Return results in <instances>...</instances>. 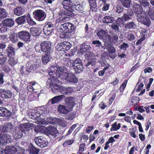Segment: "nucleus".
I'll return each instance as SVG.
<instances>
[{
	"mask_svg": "<svg viewBox=\"0 0 154 154\" xmlns=\"http://www.w3.org/2000/svg\"><path fill=\"white\" fill-rule=\"evenodd\" d=\"M59 66H51L49 72L50 76L47 82V85L51 89L53 93H56L58 91V84L61 82L59 79L66 81L69 73L66 70L63 69Z\"/></svg>",
	"mask_w": 154,
	"mask_h": 154,
	"instance_id": "nucleus-1",
	"label": "nucleus"
},
{
	"mask_svg": "<svg viewBox=\"0 0 154 154\" xmlns=\"http://www.w3.org/2000/svg\"><path fill=\"white\" fill-rule=\"evenodd\" d=\"M133 10V12L136 14L137 20L145 25L149 27L151 24V22L146 14L143 11L142 6L138 4H134Z\"/></svg>",
	"mask_w": 154,
	"mask_h": 154,
	"instance_id": "nucleus-2",
	"label": "nucleus"
},
{
	"mask_svg": "<svg viewBox=\"0 0 154 154\" xmlns=\"http://www.w3.org/2000/svg\"><path fill=\"white\" fill-rule=\"evenodd\" d=\"M51 42L49 41H44L40 44V49L38 52L40 53L51 54L53 52Z\"/></svg>",
	"mask_w": 154,
	"mask_h": 154,
	"instance_id": "nucleus-3",
	"label": "nucleus"
},
{
	"mask_svg": "<svg viewBox=\"0 0 154 154\" xmlns=\"http://www.w3.org/2000/svg\"><path fill=\"white\" fill-rule=\"evenodd\" d=\"M75 30V26L71 23H66L63 24H60L58 30L59 31H63L69 33H70Z\"/></svg>",
	"mask_w": 154,
	"mask_h": 154,
	"instance_id": "nucleus-4",
	"label": "nucleus"
},
{
	"mask_svg": "<svg viewBox=\"0 0 154 154\" xmlns=\"http://www.w3.org/2000/svg\"><path fill=\"white\" fill-rule=\"evenodd\" d=\"M72 61L74 69L76 73H79L83 70V65L80 58H76Z\"/></svg>",
	"mask_w": 154,
	"mask_h": 154,
	"instance_id": "nucleus-5",
	"label": "nucleus"
},
{
	"mask_svg": "<svg viewBox=\"0 0 154 154\" xmlns=\"http://www.w3.org/2000/svg\"><path fill=\"white\" fill-rule=\"evenodd\" d=\"M34 17L38 21H42L46 17V14L45 12L41 10H37L33 13Z\"/></svg>",
	"mask_w": 154,
	"mask_h": 154,
	"instance_id": "nucleus-6",
	"label": "nucleus"
},
{
	"mask_svg": "<svg viewBox=\"0 0 154 154\" xmlns=\"http://www.w3.org/2000/svg\"><path fill=\"white\" fill-rule=\"evenodd\" d=\"M41 62L39 60L35 62L31 63H28L26 64V70L28 72H33L37 68H38L41 65Z\"/></svg>",
	"mask_w": 154,
	"mask_h": 154,
	"instance_id": "nucleus-7",
	"label": "nucleus"
},
{
	"mask_svg": "<svg viewBox=\"0 0 154 154\" xmlns=\"http://www.w3.org/2000/svg\"><path fill=\"white\" fill-rule=\"evenodd\" d=\"M18 37L21 40L29 43L31 41L30 33L28 32L22 31L18 33Z\"/></svg>",
	"mask_w": 154,
	"mask_h": 154,
	"instance_id": "nucleus-8",
	"label": "nucleus"
},
{
	"mask_svg": "<svg viewBox=\"0 0 154 154\" xmlns=\"http://www.w3.org/2000/svg\"><path fill=\"white\" fill-rule=\"evenodd\" d=\"M40 128L41 129H42L44 130L45 132L48 133L54 137H56L59 134L56 128L51 126H48L47 127L42 126L40 127Z\"/></svg>",
	"mask_w": 154,
	"mask_h": 154,
	"instance_id": "nucleus-9",
	"label": "nucleus"
},
{
	"mask_svg": "<svg viewBox=\"0 0 154 154\" xmlns=\"http://www.w3.org/2000/svg\"><path fill=\"white\" fill-rule=\"evenodd\" d=\"M7 57H4L3 54L0 55V65H2L5 63L7 60ZM1 66H0V68ZM4 72H3L0 69V84L2 85L4 82L3 77L5 75Z\"/></svg>",
	"mask_w": 154,
	"mask_h": 154,
	"instance_id": "nucleus-10",
	"label": "nucleus"
},
{
	"mask_svg": "<svg viewBox=\"0 0 154 154\" xmlns=\"http://www.w3.org/2000/svg\"><path fill=\"white\" fill-rule=\"evenodd\" d=\"M54 26L51 23H48L43 28L44 33L46 35L51 34L54 31Z\"/></svg>",
	"mask_w": 154,
	"mask_h": 154,
	"instance_id": "nucleus-11",
	"label": "nucleus"
},
{
	"mask_svg": "<svg viewBox=\"0 0 154 154\" xmlns=\"http://www.w3.org/2000/svg\"><path fill=\"white\" fill-rule=\"evenodd\" d=\"M43 137L39 136L35 137L34 139L35 143L41 148H43L48 145V143L44 140Z\"/></svg>",
	"mask_w": 154,
	"mask_h": 154,
	"instance_id": "nucleus-12",
	"label": "nucleus"
},
{
	"mask_svg": "<svg viewBox=\"0 0 154 154\" xmlns=\"http://www.w3.org/2000/svg\"><path fill=\"white\" fill-rule=\"evenodd\" d=\"M103 46H104V48L103 49L104 50L106 49L110 54L114 53L116 51L115 48L111 43H109L106 42H104Z\"/></svg>",
	"mask_w": 154,
	"mask_h": 154,
	"instance_id": "nucleus-13",
	"label": "nucleus"
},
{
	"mask_svg": "<svg viewBox=\"0 0 154 154\" xmlns=\"http://www.w3.org/2000/svg\"><path fill=\"white\" fill-rule=\"evenodd\" d=\"M14 126L12 124L10 123H6L3 125L2 128V131L3 132L5 133H12V131L13 130Z\"/></svg>",
	"mask_w": 154,
	"mask_h": 154,
	"instance_id": "nucleus-14",
	"label": "nucleus"
},
{
	"mask_svg": "<svg viewBox=\"0 0 154 154\" xmlns=\"http://www.w3.org/2000/svg\"><path fill=\"white\" fill-rule=\"evenodd\" d=\"M59 15L60 17L57 19L56 20L55 26L57 27L59 25L58 24L59 23H63L68 21L70 19L69 17H67L61 13Z\"/></svg>",
	"mask_w": 154,
	"mask_h": 154,
	"instance_id": "nucleus-15",
	"label": "nucleus"
},
{
	"mask_svg": "<svg viewBox=\"0 0 154 154\" xmlns=\"http://www.w3.org/2000/svg\"><path fill=\"white\" fill-rule=\"evenodd\" d=\"M112 13H110V12L106 14V16L102 19L103 22L104 23L107 24L112 23L114 21V18L112 16Z\"/></svg>",
	"mask_w": 154,
	"mask_h": 154,
	"instance_id": "nucleus-16",
	"label": "nucleus"
},
{
	"mask_svg": "<svg viewBox=\"0 0 154 154\" xmlns=\"http://www.w3.org/2000/svg\"><path fill=\"white\" fill-rule=\"evenodd\" d=\"M0 96L2 98H11L12 97V93L10 91L3 89H0Z\"/></svg>",
	"mask_w": 154,
	"mask_h": 154,
	"instance_id": "nucleus-17",
	"label": "nucleus"
},
{
	"mask_svg": "<svg viewBox=\"0 0 154 154\" xmlns=\"http://www.w3.org/2000/svg\"><path fill=\"white\" fill-rule=\"evenodd\" d=\"M62 4L63 8L67 10H71L73 9L74 6L72 2L70 0H63L62 2Z\"/></svg>",
	"mask_w": 154,
	"mask_h": 154,
	"instance_id": "nucleus-18",
	"label": "nucleus"
},
{
	"mask_svg": "<svg viewBox=\"0 0 154 154\" xmlns=\"http://www.w3.org/2000/svg\"><path fill=\"white\" fill-rule=\"evenodd\" d=\"M65 102L66 105L69 106L68 108L71 110L75 105L74 98L72 97H67L65 99Z\"/></svg>",
	"mask_w": 154,
	"mask_h": 154,
	"instance_id": "nucleus-19",
	"label": "nucleus"
},
{
	"mask_svg": "<svg viewBox=\"0 0 154 154\" xmlns=\"http://www.w3.org/2000/svg\"><path fill=\"white\" fill-rule=\"evenodd\" d=\"M0 138L5 145V143H7L8 141L9 142L11 137L8 133L0 131Z\"/></svg>",
	"mask_w": 154,
	"mask_h": 154,
	"instance_id": "nucleus-20",
	"label": "nucleus"
},
{
	"mask_svg": "<svg viewBox=\"0 0 154 154\" xmlns=\"http://www.w3.org/2000/svg\"><path fill=\"white\" fill-rule=\"evenodd\" d=\"M12 134L15 139L20 138L23 136L22 132L18 127H15L12 131Z\"/></svg>",
	"mask_w": 154,
	"mask_h": 154,
	"instance_id": "nucleus-21",
	"label": "nucleus"
},
{
	"mask_svg": "<svg viewBox=\"0 0 154 154\" xmlns=\"http://www.w3.org/2000/svg\"><path fill=\"white\" fill-rule=\"evenodd\" d=\"M62 58H61V59ZM61 63L65 66L69 67H73L72 60L69 58L63 57L61 59Z\"/></svg>",
	"mask_w": 154,
	"mask_h": 154,
	"instance_id": "nucleus-22",
	"label": "nucleus"
},
{
	"mask_svg": "<svg viewBox=\"0 0 154 154\" xmlns=\"http://www.w3.org/2000/svg\"><path fill=\"white\" fill-rule=\"evenodd\" d=\"M2 23L7 27H11L14 25V22L12 19L6 18L2 21Z\"/></svg>",
	"mask_w": 154,
	"mask_h": 154,
	"instance_id": "nucleus-23",
	"label": "nucleus"
},
{
	"mask_svg": "<svg viewBox=\"0 0 154 154\" xmlns=\"http://www.w3.org/2000/svg\"><path fill=\"white\" fill-rule=\"evenodd\" d=\"M51 54L42 53V63L46 65L50 60L51 59Z\"/></svg>",
	"mask_w": 154,
	"mask_h": 154,
	"instance_id": "nucleus-24",
	"label": "nucleus"
},
{
	"mask_svg": "<svg viewBox=\"0 0 154 154\" xmlns=\"http://www.w3.org/2000/svg\"><path fill=\"white\" fill-rule=\"evenodd\" d=\"M19 128L24 133L30 131L31 129L30 124L29 123L21 124Z\"/></svg>",
	"mask_w": 154,
	"mask_h": 154,
	"instance_id": "nucleus-25",
	"label": "nucleus"
},
{
	"mask_svg": "<svg viewBox=\"0 0 154 154\" xmlns=\"http://www.w3.org/2000/svg\"><path fill=\"white\" fill-rule=\"evenodd\" d=\"M66 81L70 83H76L78 82V80L75 76L72 73H69Z\"/></svg>",
	"mask_w": 154,
	"mask_h": 154,
	"instance_id": "nucleus-26",
	"label": "nucleus"
},
{
	"mask_svg": "<svg viewBox=\"0 0 154 154\" xmlns=\"http://www.w3.org/2000/svg\"><path fill=\"white\" fill-rule=\"evenodd\" d=\"M5 51L7 56L9 57H11L15 55V49L10 45L8 47Z\"/></svg>",
	"mask_w": 154,
	"mask_h": 154,
	"instance_id": "nucleus-27",
	"label": "nucleus"
},
{
	"mask_svg": "<svg viewBox=\"0 0 154 154\" xmlns=\"http://www.w3.org/2000/svg\"><path fill=\"white\" fill-rule=\"evenodd\" d=\"M95 59L94 57L85 58V65L86 66H88L91 65L92 66H93L95 64Z\"/></svg>",
	"mask_w": 154,
	"mask_h": 154,
	"instance_id": "nucleus-28",
	"label": "nucleus"
},
{
	"mask_svg": "<svg viewBox=\"0 0 154 154\" xmlns=\"http://www.w3.org/2000/svg\"><path fill=\"white\" fill-rule=\"evenodd\" d=\"M74 7L78 13H82L85 12V6L83 4L79 3L74 5Z\"/></svg>",
	"mask_w": 154,
	"mask_h": 154,
	"instance_id": "nucleus-29",
	"label": "nucleus"
},
{
	"mask_svg": "<svg viewBox=\"0 0 154 154\" xmlns=\"http://www.w3.org/2000/svg\"><path fill=\"white\" fill-rule=\"evenodd\" d=\"M124 27L125 31H127L129 30V29H135L136 25L134 22H129L125 24Z\"/></svg>",
	"mask_w": 154,
	"mask_h": 154,
	"instance_id": "nucleus-30",
	"label": "nucleus"
},
{
	"mask_svg": "<svg viewBox=\"0 0 154 154\" xmlns=\"http://www.w3.org/2000/svg\"><path fill=\"white\" fill-rule=\"evenodd\" d=\"M64 97L63 95L54 97L49 101V103L51 102L52 104H54L61 100Z\"/></svg>",
	"mask_w": 154,
	"mask_h": 154,
	"instance_id": "nucleus-31",
	"label": "nucleus"
},
{
	"mask_svg": "<svg viewBox=\"0 0 154 154\" xmlns=\"http://www.w3.org/2000/svg\"><path fill=\"white\" fill-rule=\"evenodd\" d=\"M13 11L14 14L17 16H20L22 15L24 11L21 6H18L14 9Z\"/></svg>",
	"mask_w": 154,
	"mask_h": 154,
	"instance_id": "nucleus-32",
	"label": "nucleus"
},
{
	"mask_svg": "<svg viewBox=\"0 0 154 154\" xmlns=\"http://www.w3.org/2000/svg\"><path fill=\"white\" fill-rule=\"evenodd\" d=\"M26 16L24 15L17 18L15 21L18 25H21L26 22Z\"/></svg>",
	"mask_w": 154,
	"mask_h": 154,
	"instance_id": "nucleus-33",
	"label": "nucleus"
},
{
	"mask_svg": "<svg viewBox=\"0 0 154 154\" xmlns=\"http://www.w3.org/2000/svg\"><path fill=\"white\" fill-rule=\"evenodd\" d=\"M17 151V149L14 146H9L6 148L5 153L6 154H15Z\"/></svg>",
	"mask_w": 154,
	"mask_h": 154,
	"instance_id": "nucleus-34",
	"label": "nucleus"
},
{
	"mask_svg": "<svg viewBox=\"0 0 154 154\" xmlns=\"http://www.w3.org/2000/svg\"><path fill=\"white\" fill-rule=\"evenodd\" d=\"M30 31L32 35L34 36L38 37L41 33L40 31L37 27L31 28Z\"/></svg>",
	"mask_w": 154,
	"mask_h": 154,
	"instance_id": "nucleus-35",
	"label": "nucleus"
},
{
	"mask_svg": "<svg viewBox=\"0 0 154 154\" xmlns=\"http://www.w3.org/2000/svg\"><path fill=\"white\" fill-rule=\"evenodd\" d=\"M106 31L104 30L101 29L98 31L97 33V36L100 39H105L107 36Z\"/></svg>",
	"mask_w": 154,
	"mask_h": 154,
	"instance_id": "nucleus-36",
	"label": "nucleus"
},
{
	"mask_svg": "<svg viewBox=\"0 0 154 154\" xmlns=\"http://www.w3.org/2000/svg\"><path fill=\"white\" fill-rule=\"evenodd\" d=\"M88 2L90 6V11H96L97 10V5L95 0H89Z\"/></svg>",
	"mask_w": 154,
	"mask_h": 154,
	"instance_id": "nucleus-37",
	"label": "nucleus"
},
{
	"mask_svg": "<svg viewBox=\"0 0 154 154\" xmlns=\"http://www.w3.org/2000/svg\"><path fill=\"white\" fill-rule=\"evenodd\" d=\"M69 109L62 105H59L58 107V110L60 113L65 114L69 111Z\"/></svg>",
	"mask_w": 154,
	"mask_h": 154,
	"instance_id": "nucleus-38",
	"label": "nucleus"
},
{
	"mask_svg": "<svg viewBox=\"0 0 154 154\" xmlns=\"http://www.w3.org/2000/svg\"><path fill=\"white\" fill-rule=\"evenodd\" d=\"M92 43L94 45V46L95 47L101 48L102 49L104 48V46L102 45L101 42L99 40H94L92 41Z\"/></svg>",
	"mask_w": 154,
	"mask_h": 154,
	"instance_id": "nucleus-39",
	"label": "nucleus"
},
{
	"mask_svg": "<svg viewBox=\"0 0 154 154\" xmlns=\"http://www.w3.org/2000/svg\"><path fill=\"white\" fill-rule=\"evenodd\" d=\"M8 14L6 9L4 8H0V21L3 19L7 17Z\"/></svg>",
	"mask_w": 154,
	"mask_h": 154,
	"instance_id": "nucleus-40",
	"label": "nucleus"
},
{
	"mask_svg": "<svg viewBox=\"0 0 154 154\" xmlns=\"http://www.w3.org/2000/svg\"><path fill=\"white\" fill-rule=\"evenodd\" d=\"M29 150L30 153L32 154H38L39 151L38 149L35 147L31 143L29 146Z\"/></svg>",
	"mask_w": 154,
	"mask_h": 154,
	"instance_id": "nucleus-41",
	"label": "nucleus"
},
{
	"mask_svg": "<svg viewBox=\"0 0 154 154\" xmlns=\"http://www.w3.org/2000/svg\"><path fill=\"white\" fill-rule=\"evenodd\" d=\"M146 12L149 18L152 20H154V8H148Z\"/></svg>",
	"mask_w": 154,
	"mask_h": 154,
	"instance_id": "nucleus-42",
	"label": "nucleus"
},
{
	"mask_svg": "<svg viewBox=\"0 0 154 154\" xmlns=\"http://www.w3.org/2000/svg\"><path fill=\"white\" fill-rule=\"evenodd\" d=\"M91 49V48L90 45H87L85 43L83 44L80 47V50L82 53L90 51Z\"/></svg>",
	"mask_w": 154,
	"mask_h": 154,
	"instance_id": "nucleus-43",
	"label": "nucleus"
},
{
	"mask_svg": "<svg viewBox=\"0 0 154 154\" xmlns=\"http://www.w3.org/2000/svg\"><path fill=\"white\" fill-rule=\"evenodd\" d=\"M108 39L111 42L113 43L117 42L118 40V37L116 34H114L111 37L110 35L108 36Z\"/></svg>",
	"mask_w": 154,
	"mask_h": 154,
	"instance_id": "nucleus-44",
	"label": "nucleus"
},
{
	"mask_svg": "<svg viewBox=\"0 0 154 154\" xmlns=\"http://www.w3.org/2000/svg\"><path fill=\"white\" fill-rule=\"evenodd\" d=\"M73 10V9H72L71 10H67L63 12L62 11L61 13L67 17H69L70 18V17H72L75 16L74 14L72 12Z\"/></svg>",
	"mask_w": 154,
	"mask_h": 154,
	"instance_id": "nucleus-45",
	"label": "nucleus"
},
{
	"mask_svg": "<svg viewBox=\"0 0 154 154\" xmlns=\"http://www.w3.org/2000/svg\"><path fill=\"white\" fill-rule=\"evenodd\" d=\"M62 32L60 35V38L61 39H68L71 37V34L67 32H65L63 31H60Z\"/></svg>",
	"mask_w": 154,
	"mask_h": 154,
	"instance_id": "nucleus-46",
	"label": "nucleus"
},
{
	"mask_svg": "<svg viewBox=\"0 0 154 154\" xmlns=\"http://www.w3.org/2000/svg\"><path fill=\"white\" fill-rule=\"evenodd\" d=\"M17 63V58L14 57H9L8 61V63L9 64L12 66H14Z\"/></svg>",
	"mask_w": 154,
	"mask_h": 154,
	"instance_id": "nucleus-47",
	"label": "nucleus"
},
{
	"mask_svg": "<svg viewBox=\"0 0 154 154\" xmlns=\"http://www.w3.org/2000/svg\"><path fill=\"white\" fill-rule=\"evenodd\" d=\"M57 49L58 51L65 52V43L64 42L59 43L57 46Z\"/></svg>",
	"mask_w": 154,
	"mask_h": 154,
	"instance_id": "nucleus-48",
	"label": "nucleus"
},
{
	"mask_svg": "<svg viewBox=\"0 0 154 154\" xmlns=\"http://www.w3.org/2000/svg\"><path fill=\"white\" fill-rule=\"evenodd\" d=\"M18 33L16 34L12 33L9 36L11 40L13 42H16L18 40Z\"/></svg>",
	"mask_w": 154,
	"mask_h": 154,
	"instance_id": "nucleus-49",
	"label": "nucleus"
},
{
	"mask_svg": "<svg viewBox=\"0 0 154 154\" xmlns=\"http://www.w3.org/2000/svg\"><path fill=\"white\" fill-rule=\"evenodd\" d=\"M121 127V124L118 123L117 125V122H115L112 125V127L110 129L111 131H115L119 129Z\"/></svg>",
	"mask_w": 154,
	"mask_h": 154,
	"instance_id": "nucleus-50",
	"label": "nucleus"
},
{
	"mask_svg": "<svg viewBox=\"0 0 154 154\" xmlns=\"http://www.w3.org/2000/svg\"><path fill=\"white\" fill-rule=\"evenodd\" d=\"M121 2L123 6L128 8L130 6L131 0H121Z\"/></svg>",
	"mask_w": 154,
	"mask_h": 154,
	"instance_id": "nucleus-51",
	"label": "nucleus"
},
{
	"mask_svg": "<svg viewBox=\"0 0 154 154\" xmlns=\"http://www.w3.org/2000/svg\"><path fill=\"white\" fill-rule=\"evenodd\" d=\"M127 35V38L129 41L133 40L135 39V37L133 32H128Z\"/></svg>",
	"mask_w": 154,
	"mask_h": 154,
	"instance_id": "nucleus-52",
	"label": "nucleus"
},
{
	"mask_svg": "<svg viewBox=\"0 0 154 154\" xmlns=\"http://www.w3.org/2000/svg\"><path fill=\"white\" fill-rule=\"evenodd\" d=\"M76 113L71 112L66 115V119L67 120L71 121L76 116Z\"/></svg>",
	"mask_w": 154,
	"mask_h": 154,
	"instance_id": "nucleus-53",
	"label": "nucleus"
},
{
	"mask_svg": "<svg viewBox=\"0 0 154 154\" xmlns=\"http://www.w3.org/2000/svg\"><path fill=\"white\" fill-rule=\"evenodd\" d=\"M31 116H32L31 118L34 119H37L41 116V114L39 111H36L35 112L32 113Z\"/></svg>",
	"mask_w": 154,
	"mask_h": 154,
	"instance_id": "nucleus-54",
	"label": "nucleus"
},
{
	"mask_svg": "<svg viewBox=\"0 0 154 154\" xmlns=\"http://www.w3.org/2000/svg\"><path fill=\"white\" fill-rule=\"evenodd\" d=\"M3 71L5 73H8L11 71V69L8 66L4 64L1 66Z\"/></svg>",
	"mask_w": 154,
	"mask_h": 154,
	"instance_id": "nucleus-55",
	"label": "nucleus"
},
{
	"mask_svg": "<svg viewBox=\"0 0 154 154\" xmlns=\"http://www.w3.org/2000/svg\"><path fill=\"white\" fill-rule=\"evenodd\" d=\"M58 124L63 127H66L67 125V122L63 119H59L58 120Z\"/></svg>",
	"mask_w": 154,
	"mask_h": 154,
	"instance_id": "nucleus-56",
	"label": "nucleus"
},
{
	"mask_svg": "<svg viewBox=\"0 0 154 154\" xmlns=\"http://www.w3.org/2000/svg\"><path fill=\"white\" fill-rule=\"evenodd\" d=\"M139 98L137 97H133L131 98V102L133 105H135L139 103Z\"/></svg>",
	"mask_w": 154,
	"mask_h": 154,
	"instance_id": "nucleus-57",
	"label": "nucleus"
},
{
	"mask_svg": "<svg viewBox=\"0 0 154 154\" xmlns=\"http://www.w3.org/2000/svg\"><path fill=\"white\" fill-rule=\"evenodd\" d=\"M8 28L4 24L0 23V32L3 33L6 32L8 31Z\"/></svg>",
	"mask_w": 154,
	"mask_h": 154,
	"instance_id": "nucleus-58",
	"label": "nucleus"
},
{
	"mask_svg": "<svg viewBox=\"0 0 154 154\" xmlns=\"http://www.w3.org/2000/svg\"><path fill=\"white\" fill-rule=\"evenodd\" d=\"M11 114V112H10V111L6 108L5 109V111L1 115V117H9L10 116Z\"/></svg>",
	"mask_w": 154,
	"mask_h": 154,
	"instance_id": "nucleus-59",
	"label": "nucleus"
},
{
	"mask_svg": "<svg viewBox=\"0 0 154 154\" xmlns=\"http://www.w3.org/2000/svg\"><path fill=\"white\" fill-rule=\"evenodd\" d=\"M119 25L116 22L114 23L111 25L112 29L117 32H119Z\"/></svg>",
	"mask_w": 154,
	"mask_h": 154,
	"instance_id": "nucleus-60",
	"label": "nucleus"
},
{
	"mask_svg": "<svg viewBox=\"0 0 154 154\" xmlns=\"http://www.w3.org/2000/svg\"><path fill=\"white\" fill-rule=\"evenodd\" d=\"M26 20L29 24L30 25H33L36 24V23L34 21L31 17L29 16L26 18Z\"/></svg>",
	"mask_w": 154,
	"mask_h": 154,
	"instance_id": "nucleus-61",
	"label": "nucleus"
},
{
	"mask_svg": "<svg viewBox=\"0 0 154 154\" xmlns=\"http://www.w3.org/2000/svg\"><path fill=\"white\" fill-rule=\"evenodd\" d=\"M58 91H59L61 93L63 94H66V87L60 86L59 87L58 85V88L57 89Z\"/></svg>",
	"mask_w": 154,
	"mask_h": 154,
	"instance_id": "nucleus-62",
	"label": "nucleus"
},
{
	"mask_svg": "<svg viewBox=\"0 0 154 154\" xmlns=\"http://www.w3.org/2000/svg\"><path fill=\"white\" fill-rule=\"evenodd\" d=\"M139 2L144 7H148L149 5V3L146 0H139Z\"/></svg>",
	"mask_w": 154,
	"mask_h": 154,
	"instance_id": "nucleus-63",
	"label": "nucleus"
},
{
	"mask_svg": "<svg viewBox=\"0 0 154 154\" xmlns=\"http://www.w3.org/2000/svg\"><path fill=\"white\" fill-rule=\"evenodd\" d=\"M85 57V58H90V57H94V54L90 51H87L86 53Z\"/></svg>",
	"mask_w": 154,
	"mask_h": 154,
	"instance_id": "nucleus-64",
	"label": "nucleus"
}]
</instances>
